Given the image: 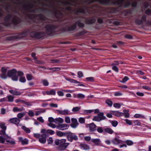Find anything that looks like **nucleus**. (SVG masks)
<instances>
[{
    "instance_id": "nucleus-7",
    "label": "nucleus",
    "mask_w": 151,
    "mask_h": 151,
    "mask_svg": "<svg viewBox=\"0 0 151 151\" xmlns=\"http://www.w3.org/2000/svg\"><path fill=\"white\" fill-rule=\"evenodd\" d=\"M94 113L95 114H98L97 116H95L93 117V120L94 121L100 122L107 119L106 117L104 116V113L102 112H100L99 109H95Z\"/></svg>"
},
{
    "instance_id": "nucleus-39",
    "label": "nucleus",
    "mask_w": 151,
    "mask_h": 151,
    "mask_svg": "<svg viewBox=\"0 0 151 151\" xmlns=\"http://www.w3.org/2000/svg\"><path fill=\"white\" fill-rule=\"evenodd\" d=\"M131 4L129 1H127L125 2V4L123 5V7L124 8H127L131 6Z\"/></svg>"
},
{
    "instance_id": "nucleus-24",
    "label": "nucleus",
    "mask_w": 151,
    "mask_h": 151,
    "mask_svg": "<svg viewBox=\"0 0 151 151\" xmlns=\"http://www.w3.org/2000/svg\"><path fill=\"white\" fill-rule=\"evenodd\" d=\"M111 142L113 144L115 145H118L120 144H122L124 142L121 140L118 139L116 137L113 139L111 141Z\"/></svg>"
},
{
    "instance_id": "nucleus-44",
    "label": "nucleus",
    "mask_w": 151,
    "mask_h": 151,
    "mask_svg": "<svg viewBox=\"0 0 151 151\" xmlns=\"http://www.w3.org/2000/svg\"><path fill=\"white\" fill-rule=\"evenodd\" d=\"M0 127L3 130H6V127L4 123H1L0 124Z\"/></svg>"
},
{
    "instance_id": "nucleus-14",
    "label": "nucleus",
    "mask_w": 151,
    "mask_h": 151,
    "mask_svg": "<svg viewBox=\"0 0 151 151\" xmlns=\"http://www.w3.org/2000/svg\"><path fill=\"white\" fill-rule=\"evenodd\" d=\"M9 138H7L6 136H0V143L4 144L5 142V140H6V142L9 143L10 144L12 145H14L15 144V141L13 140H7V139Z\"/></svg>"
},
{
    "instance_id": "nucleus-49",
    "label": "nucleus",
    "mask_w": 151,
    "mask_h": 151,
    "mask_svg": "<svg viewBox=\"0 0 151 151\" xmlns=\"http://www.w3.org/2000/svg\"><path fill=\"white\" fill-rule=\"evenodd\" d=\"M20 82L24 83L26 81V79L25 77H21L19 79Z\"/></svg>"
},
{
    "instance_id": "nucleus-41",
    "label": "nucleus",
    "mask_w": 151,
    "mask_h": 151,
    "mask_svg": "<svg viewBox=\"0 0 151 151\" xmlns=\"http://www.w3.org/2000/svg\"><path fill=\"white\" fill-rule=\"evenodd\" d=\"M26 76L27 79L29 81L32 80L33 78V77L30 74H27Z\"/></svg>"
},
{
    "instance_id": "nucleus-42",
    "label": "nucleus",
    "mask_w": 151,
    "mask_h": 151,
    "mask_svg": "<svg viewBox=\"0 0 151 151\" xmlns=\"http://www.w3.org/2000/svg\"><path fill=\"white\" fill-rule=\"evenodd\" d=\"M124 142L126 143L129 146L132 145L133 144V142L132 141L129 140H126Z\"/></svg>"
},
{
    "instance_id": "nucleus-35",
    "label": "nucleus",
    "mask_w": 151,
    "mask_h": 151,
    "mask_svg": "<svg viewBox=\"0 0 151 151\" xmlns=\"http://www.w3.org/2000/svg\"><path fill=\"white\" fill-rule=\"evenodd\" d=\"M7 101L9 102H12L14 101V97L11 95H8L7 96Z\"/></svg>"
},
{
    "instance_id": "nucleus-57",
    "label": "nucleus",
    "mask_w": 151,
    "mask_h": 151,
    "mask_svg": "<svg viewBox=\"0 0 151 151\" xmlns=\"http://www.w3.org/2000/svg\"><path fill=\"white\" fill-rule=\"evenodd\" d=\"M137 1H132V3L131 4V6L133 8H135L137 7Z\"/></svg>"
},
{
    "instance_id": "nucleus-55",
    "label": "nucleus",
    "mask_w": 151,
    "mask_h": 151,
    "mask_svg": "<svg viewBox=\"0 0 151 151\" xmlns=\"http://www.w3.org/2000/svg\"><path fill=\"white\" fill-rule=\"evenodd\" d=\"M97 22L99 24H103L104 22V20L103 18L101 17L99 18L97 20Z\"/></svg>"
},
{
    "instance_id": "nucleus-38",
    "label": "nucleus",
    "mask_w": 151,
    "mask_h": 151,
    "mask_svg": "<svg viewBox=\"0 0 151 151\" xmlns=\"http://www.w3.org/2000/svg\"><path fill=\"white\" fill-rule=\"evenodd\" d=\"M123 112L124 113V114L125 117L126 118H128L129 117V111L126 109H124L123 110Z\"/></svg>"
},
{
    "instance_id": "nucleus-13",
    "label": "nucleus",
    "mask_w": 151,
    "mask_h": 151,
    "mask_svg": "<svg viewBox=\"0 0 151 151\" xmlns=\"http://www.w3.org/2000/svg\"><path fill=\"white\" fill-rule=\"evenodd\" d=\"M98 1L101 4L105 6H115V4H117L116 1L111 0H98Z\"/></svg>"
},
{
    "instance_id": "nucleus-47",
    "label": "nucleus",
    "mask_w": 151,
    "mask_h": 151,
    "mask_svg": "<svg viewBox=\"0 0 151 151\" xmlns=\"http://www.w3.org/2000/svg\"><path fill=\"white\" fill-rule=\"evenodd\" d=\"M93 111V110H85L83 111L84 114H86L91 113Z\"/></svg>"
},
{
    "instance_id": "nucleus-43",
    "label": "nucleus",
    "mask_w": 151,
    "mask_h": 151,
    "mask_svg": "<svg viewBox=\"0 0 151 151\" xmlns=\"http://www.w3.org/2000/svg\"><path fill=\"white\" fill-rule=\"evenodd\" d=\"M81 109L80 107L76 106L73 107L72 109V111L73 112H76L78 111Z\"/></svg>"
},
{
    "instance_id": "nucleus-16",
    "label": "nucleus",
    "mask_w": 151,
    "mask_h": 151,
    "mask_svg": "<svg viewBox=\"0 0 151 151\" xmlns=\"http://www.w3.org/2000/svg\"><path fill=\"white\" fill-rule=\"evenodd\" d=\"M74 10L75 11V14L76 15H78L79 13L85 14L86 12H88V10L86 6H84L83 8H81L79 9H75Z\"/></svg>"
},
{
    "instance_id": "nucleus-20",
    "label": "nucleus",
    "mask_w": 151,
    "mask_h": 151,
    "mask_svg": "<svg viewBox=\"0 0 151 151\" xmlns=\"http://www.w3.org/2000/svg\"><path fill=\"white\" fill-rule=\"evenodd\" d=\"M96 21V19L93 17L88 18L85 21L86 24H92L95 23Z\"/></svg>"
},
{
    "instance_id": "nucleus-22",
    "label": "nucleus",
    "mask_w": 151,
    "mask_h": 151,
    "mask_svg": "<svg viewBox=\"0 0 151 151\" xmlns=\"http://www.w3.org/2000/svg\"><path fill=\"white\" fill-rule=\"evenodd\" d=\"M72 123L70 126L73 128H76L78 125L77 119L74 118L71 119Z\"/></svg>"
},
{
    "instance_id": "nucleus-17",
    "label": "nucleus",
    "mask_w": 151,
    "mask_h": 151,
    "mask_svg": "<svg viewBox=\"0 0 151 151\" xmlns=\"http://www.w3.org/2000/svg\"><path fill=\"white\" fill-rule=\"evenodd\" d=\"M146 17L145 15H143L140 19L139 18L135 19V23L137 25H142L144 22H146Z\"/></svg>"
},
{
    "instance_id": "nucleus-32",
    "label": "nucleus",
    "mask_w": 151,
    "mask_h": 151,
    "mask_svg": "<svg viewBox=\"0 0 151 151\" xmlns=\"http://www.w3.org/2000/svg\"><path fill=\"white\" fill-rule=\"evenodd\" d=\"M9 91L10 93L14 95L19 96L21 94V92L15 90H9Z\"/></svg>"
},
{
    "instance_id": "nucleus-29",
    "label": "nucleus",
    "mask_w": 151,
    "mask_h": 151,
    "mask_svg": "<svg viewBox=\"0 0 151 151\" xmlns=\"http://www.w3.org/2000/svg\"><path fill=\"white\" fill-rule=\"evenodd\" d=\"M56 111L58 113L60 114L65 115L70 114L69 113V110L67 109H65L64 110H57Z\"/></svg>"
},
{
    "instance_id": "nucleus-63",
    "label": "nucleus",
    "mask_w": 151,
    "mask_h": 151,
    "mask_svg": "<svg viewBox=\"0 0 151 151\" xmlns=\"http://www.w3.org/2000/svg\"><path fill=\"white\" fill-rule=\"evenodd\" d=\"M46 132L47 133H49L51 135L55 133L54 131L52 130L49 129H47L46 131Z\"/></svg>"
},
{
    "instance_id": "nucleus-58",
    "label": "nucleus",
    "mask_w": 151,
    "mask_h": 151,
    "mask_svg": "<svg viewBox=\"0 0 151 151\" xmlns=\"http://www.w3.org/2000/svg\"><path fill=\"white\" fill-rule=\"evenodd\" d=\"M85 97V95L81 93H79L77 95V97L80 99H83Z\"/></svg>"
},
{
    "instance_id": "nucleus-36",
    "label": "nucleus",
    "mask_w": 151,
    "mask_h": 151,
    "mask_svg": "<svg viewBox=\"0 0 151 151\" xmlns=\"http://www.w3.org/2000/svg\"><path fill=\"white\" fill-rule=\"evenodd\" d=\"M109 122L111 123L112 126L114 127H116L118 124V122L116 120H109Z\"/></svg>"
},
{
    "instance_id": "nucleus-27",
    "label": "nucleus",
    "mask_w": 151,
    "mask_h": 151,
    "mask_svg": "<svg viewBox=\"0 0 151 151\" xmlns=\"http://www.w3.org/2000/svg\"><path fill=\"white\" fill-rule=\"evenodd\" d=\"M18 140L19 142H21L23 145H27L28 144V140L26 138L23 139V137H19L18 138Z\"/></svg>"
},
{
    "instance_id": "nucleus-12",
    "label": "nucleus",
    "mask_w": 151,
    "mask_h": 151,
    "mask_svg": "<svg viewBox=\"0 0 151 151\" xmlns=\"http://www.w3.org/2000/svg\"><path fill=\"white\" fill-rule=\"evenodd\" d=\"M34 7V5L32 4H27L26 5L24 4L23 5V9L28 12L31 13H35V10H32Z\"/></svg>"
},
{
    "instance_id": "nucleus-30",
    "label": "nucleus",
    "mask_w": 151,
    "mask_h": 151,
    "mask_svg": "<svg viewBox=\"0 0 151 151\" xmlns=\"http://www.w3.org/2000/svg\"><path fill=\"white\" fill-rule=\"evenodd\" d=\"M67 132H64L60 131H57L56 132V135L59 137H66Z\"/></svg>"
},
{
    "instance_id": "nucleus-60",
    "label": "nucleus",
    "mask_w": 151,
    "mask_h": 151,
    "mask_svg": "<svg viewBox=\"0 0 151 151\" xmlns=\"http://www.w3.org/2000/svg\"><path fill=\"white\" fill-rule=\"evenodd\" d=\"M134 125L137 126H139L141 124L140 121L138 120H134Z\"/></svg>"
},
{
    "instance_id": "nucleus-45",
    "label": "nucleus",
    "mask_w": 151,
    "mask_h": 151,
    "mask_svg": "<svg viewBox=\"0 0 151 151\" xmlns=\"http://www.w3.org/2000/svg\"><path fill=\"white\" fill-rule=\"evenodd\" d=\"M50 61L51 63H58L60 62V60L59 59H51Z\"/></svg>"
},
{
    "instance_id": "nucleus-1",
    "label": "nucleus",
    "mask_w": 151,
    "mask_h": 151,
    "mask_svg": "<svg viewBox=\"0 0 151 151\" xmlns=\"http://www.w3.org/2000/svg\"><path fill=\"white\" fill-rule=\"evenodd\" d=\"M58 27L56 24H47L45 26L46 33L44 32L32 31L30 33L31 37L37 39H42L46 36V33L49 36H51L56 32V29Z\"/></svg>"
},
{
    "instance_id": "nucleus-18",
    "label": "nucleus",
    "mask_w": 151,
    "mask_h": 151,
    "mask_svg": "<svg viewBox=\"0 0 151 151\" xmlns=\"http://www.w3.org/2000/svg\"><path fill=\"white\" fill-rule=\"evenodd\" d=\"M69 127L68 124H60L56 127L57 129L62 130H64L68 129Z\"/></svg>"
},
{
    "instance_id": "nucleus-48",
    "label": "nucleus",
    "mask_w": 151,
    "mask_h": 151,
    "mask_svg": "<svg viewBox=\"0 0 151 151\" xmlns=\"http://www.w3.org/2000/svg\"><path fill=\"white\" fill-rule=\"evenodd\" d=\"M124 43V42L122 41H118L116 42V44L119 46H122Z\"/></svg>"
},
{
    "instance_id": "nucleus-40",
    "label": "nucleus",
    "mask_w": 151,
    "mask_h": 151,
    "mask_svg": "<svg viewBox=\"0 0 151 151\" xmlns=\"http://www.w3.org/2000/svg\"><path fill=\"white\" fill-rule=\"evenodd\" d=\"M5 131L2 130L0 131V134L1 135H4L3 136L6 137L7 138H10V137L7 134H6Z\"/></svg>"
},
{
    "instance_id": "nucleus-23",
    "label": "nucleus",
    "mask_w": 151,
    "mask_h": 151,
    "mask_svg": "<svg viewBox=\"0 0 151 151\" xmlns=\"http://www.w3.org/2000/svg\"><path fill=\"white\" fill-rule=\"evenodd\" d=\"M9 121L11 123L18 125L19 123L20 120L17 117L12 118L9 119Z\"/></svg>"
},
{
    "instance_id": "nucleus-4",
    "label": "nucleus",
    "mask_w": 151,
    "mask_h": 151,
    "mask_svg": "<svg viewBox=\"0 0 151 151\" xmlns=\"http://www.w3.org/2000/svg\"><path fill=\"white\" fill-rule=\"evenodd\" d=\"M77 25L79 27L83 28L85 25L83 23L81 22L80 20H79L76 22L75 23L71 25L70 26H66L63 29V30L65 31H72L76 29L77 28Z\"/></svg>"
},
{
    "instance_id": "nucleus-50",
    "label": "nucleus",
    "mask_w": 151,
    "mask_h": 151,
    "mask_svg": "<svg viewBox=\"0 0 151 151\" xmlns=\"http://www.w3.org/2000/svg\"><path fill=\"white\" fill-rule=\"evenodd\" d=\"M86 79L88 81L93 82L94 81V78L92 77H87Z\"/></svg>"
},
{
    "instance_id": "nucleus-61",
    "label": "nucleus",
    "mask_w": 151,
    "mask_h": 151,
    "mask_svg": "<svg viewBox=\"0 0 151 151\" xmlns=\"http://www.w3.org/2000/svg\"><path fill=\"white\" fill-rule=\"evenodd\" d=\"M85 119L83 117H80L79 119V122L81 124L84 123L85 122Z\"/></svg>"
},
{
    "instance_id": "nucleus-54",
    "label": "nucleus",
    "mask_w": 151,
    "mask_h": 151,
    "mask_svg": "<svg viewBox=\"0 0 151 151\" xmlns=\"http://www.w3.org/2000/svg\"><path fill=\"white\" fill-rule=\"evenodd\" d=\"M25 114L24 113H19L17 115V117L18 118L21 119L25 115Z\"/></svg>"
},
{
    "instance_id": "nucleus-10",
    "label": "nucleus",
    "mask_w": 151,
    "mask_h": 151,
    "mask_svg": "<svg viewBox=\"0 0 151 151\" xmlns=\"http://www.w3.org/2000/svg\"><path fill=\"white\" fill-rule=\"evenodd\" d=\"M47 136V135L46 134H42L37 133L34 134V137L36 138H39V142L43 144L45 143Z\"/></svg>"
},
{
    "instance_id": "nucleus-26",
    "label": "nucleus",
    "mask_w": 151,
    "mask_h": 151,
    "mask_svg": "<svg viewBox=\"0 0 151 151\" xmlns=\"http://www.w3.org/2000/svg\"><path fill=\"white\" fill-rule=\"evenodd\" d=\"M80 148L85 150H89L90 149V147L89 145L85 143H81L79 145Z\"/></svg>"
},
{
    "instance_id": "nucleus-56",
    "label": "nucleus",
    "mask_w": 151,
    "mask_h": 151,
    "mask_svg": "<svg viewBox=\"0 0 151 151\" xmlns=\"http://www.w3.org/2000/svg\"><path fill=\"white\" fill-rule=\"evenodd\" d=\"M129 79V78L127 76H125L124 78L122 79L121 82L122 83H125L127 81H128Z\"/></svg>"
},
{
    "instance_id": "nucleus-34",
    "label": "nucleus",
    "mask_w": 151,
    "mask_h": 151,
    "mask_svg": "<svg viewBox=\"0 0 151 151\" xmlns=\"http://www.w3.org/2000/svg\"><path fill=\"white\" fill-rule=\"evenodd\" d=\"M46 93L47 95H55L56 93L55 91L54 90H51L50 91H47Z\"/></svg>"
},
{
    "instance_id": "nucleus-51",
    "label": "nucleus",
    "mask_w": 151,
    "mask_h": 151,
    "mask_svg": "<svg viewBox=\"0 0 151 151\" xmlns=\"http://www.w3.org/2000/svg\"><path fill=\"white\" fill-rule=\"evenodd\" d=\"M22 129H23L27 133H29L30 132V130L29 128H27L25 126L22 127Z\"/></svg>"
},
{
    "instance_id": "nucleus-15",
    "label": "nucleus",
    "mask_w": 151,
    "mask_h": 151,
    "mask_svg": "<svg viewBox=\"0 0 151 151\" xmlns=\"http://www.w3.org/2000/svg\"><path fill=\"white\" fill-rule=\"evenodd\" d=\"M1 74L0 75V77L2 79H6L8 77L7 69L5 67H3L1 69Z\"/></svg>"
},
{
    "instance_id": "nucleus-28",
    "label": "nucleus",
    "mask_w": 151,
    "mask_h": 151,
    "mask_svg": "<svg viewBox=\"0 0 151 151\" xmlns=\"http://www.w3.org/2000/svg\"><path fill=\"white\" fill-rule=\"evenodd\" d=\"M111 114L116 116H121L124 115V113L122 112H119L118 111H111Z\"/></svg>"
},
{
    "instance_id": "nucleus-37",
    "label": "nucleus",
    "mask_w": 151,
    "mask_h": 151,
    "mask_svg": "<svg viewBox=\"0 0 151 151\" xmlns=\"http://www.w3.org/2000/svg\"><path fill=\"white\" fill-rule=\"evenodd\" d=\"M47 69L49 70H52L54 72H55L56 71H59L61 69V68L60 67H55L52 68H47Z\"/></svg>"
},
{
    "instance_id": "nucleus-6",
    "label": "nucleus",
    "mask_w": 151,
    "mask_h": 151,
    "mask_svg": "<svg viewBox=\"0 0 151 151\" xmlns=\"http://www.w3.org/2000/svg\"><path fill=\"white\" fill-rule=\"evenodd\" d=\"M27 35V31H23L20 33L18 35L6 37V40L7 41H13L17 39H20L22 37L26 36Z\"/></svg>"
},
{
    "instance_id": "nucleus-64",
    "label": "nucleus",
    "mask_w": 151,
    "mask_h": 151,
    "mask_svg": "<svg viewBox=\"0 0 151 151\" xmlns=\"http://www.w3.org/2000/svg\"><path fill=\"white\" fill-rule=\"evenodd\" d=\"M17 73L18 76H20V77H22L24 75L23 72L22 71H17Z\"/></svg>"
},
{
    "instance_id": "nucleus-21",
    "label": "nucleus",
    "mask_w": 151,
    "mask_h": 151,
    "mask_svg": "<svg viewBox=\"0 0 151 151\" xmlns=\"http://www.w3.org/2000/svg\"><path fill=\"white\" fill-rule=\"evenodd\" d=\"M87 125L89 127V130L90 132H94L96 130L97 126L93 123L88 124Z\"/></svg>"
},
{
    "instance_id": "nucleus-8",
    "label": "nucleus",
    "mask_w": 151,
    "mask_h": 151,
    "mask_svg": "<svg viewBox=\"0 0 151 151\" xmlns=\"http://www.w3.org/2000/svg\"><path fill=\"white\" fill-rule=\"evenodd\" d=\"M25 19H27V17L30 20H32L35 17H38L39 20L45 21L47 19V18L43 14H40L33 15L31 14H26Z\"/></svg>"
},
{
    "instance_id": "nucleus-25",
    "label": "nucleus",
    "mask_w": 151,
    "mask_h": 151,
    "mask_svg": "<svg viewBox=\"0 0 151 151\" xmlns=\"http://www.w3.org/2000/svg\"><path fill=\"white\" fill-rule=\"evenodd\" d=\"M124 0H117V1H116V3H117V4H115V6H118V8L121 9L124 5Z\"/></svg>"
},
{
    "instance_id": "nucleus-9",
    "label": "nucleus",
    "mask_w": 151,
    "mask_h": 151,
    "mask_svg": "<svg viewBox=\"0 0 151 151\" xmlns=\"http://www.w3.org/2000/svg\"><path fill=\"white\" fill-rule=\"evenodd\" d=\"M17 71L15 69H13L8 71V77L11 78L14 81L18 80V77L17 75Z\"/></svg>"
},
{
    "instance_id": "nucleus-46",
    "label": "nucleus",
    "mask_w": 151,
    "mask_h": 151,
    "mask_svg": "<svg viewBox=\"0 0 151 151\" xmlns=\"http://www.w3.org/2000/svg\"><path fill=\"white\" fill-rule=\"evenodd\" d=\"M42 83L43 85L45 86H48L49 85V83L47 81L46 79L42 80Z\"/></svg>"
},
{
    "instance_id": "nucleus-62",
    "label": "nucleus",
    "mask_w": 151,
    "mask_h": 151,
    "mask_svg": "<svg viewBox=\"0 0 151 151\" xmlns=\"http://www.w3.org/2000/svg\"><path fill=\"white\" fill-rule=\"evenodd\" d=\"M97 132L99 133H102L104 132V130L101 127H98L97 129Z\"/></svg>"
},
{
    "instance_id": "nucleus-31",
    "label": "nucleus",
    "mask_w": 151,
    "mask_h": 151,
    "mask_svg": "<svg viewBox=\"0 0 151 151\" xmlns=\"http://www.w3.org/2000/svg\"><path fill=\"white\" fill-rule=\"evenodd\" d=\"M91 142H93L97 146L100 145L101 141L99 139H91Z\"/></svg>"
},
{
    "instance_id": "nucleus-2",
    "label": "nucleus",
    "mask_w": 151,
    "mask_h": 151,
    "mask_svg": "<svg viewBox=\"0 0 151 151\" xmlns=\"http://www.w3.org/2000/svg\"><path fill=\"white\" fill-rule=\"evenodd\" d=\"M12 17V15L9 14L4 17L3 22L0 24V31H2L3 30V27L1 25L7 27H11L12 28L14 29L22 22L21 19L19 18H16L15 17L13 18L11 22H10V19Z\"/></svg>"
},
{
    "instance_id": "nucleus-59",
    "label": "nucleus",
    "mask_w": 151,
    "mask_h": 151,
    "mask_svg": "<svg viewBox=\"0 0 151 151\" xmlns=\"http://www.w3.org/2000/svg\"><path fill=\"white\" fill-rule=\"evenodd\" d=\"M122 95V93L120 91H116L115 92L114 95L115 96H121Z\"/></svg>"
},
{
    "instance_id": "nucleus-3",
    "label": "nucleus",
    "mask_w": 151,
    "mask_h": 151,
    "mask_svg": "<svg viewBox=\"0 0 151 151\" xmlns=\"http://www.w3.org/2000/svg\"><path fill=\"white\" fill-rule=\"evenodd\" d=\"M54 10H51L44 8H36L35 10H40L46 13V11L48 12L50 14H52V17H55L58 19L59 20H62L64 17V14L61 12L58 11L57 9H55Z\"/></svg>"
},
{
    "instance_id": "nucleus-5",
    "label": "nucleus",
    "mask_w": 151,
    "mask_h": 151,
    "mask_svg": "<svg viewBox=\"0 0 151 151\" xmlns=\"http://www.w3.org/2000/svg\"><path fill=\"white\" fill-rule=\"evenodd\" d=\"M66 139H57L55 140V144L58 146V149L60 151L64 150L67 148L69 143L66 142Z\"/></svg>"
},
{
    "instance_id": "nucleus-53",
    "label": "nucleus",
    "mask_w": 151,
    "mask_h": 151,
    "mask_svg": "<svg viewBox=\"0 0 151 151\" xmlns=\"http://www.w3.org/2000/svg\"><path fill=\"white\" fill-rule=\"evenodd\" d=\"M28 113V115L31 117L35 115L34 112L32 110H29Z\"/></svg>"
},
{
    "instance_id": "nucleus-33",
    "label": "nucleus",
    "mask_w": 151,
    "mask_h": 151,
    "mask_svg": "<svg viewBox=\"0 0 151 151\" xmlns=\"http://www.w3.org/2000/svg\"><path fill=\"white\" fill-rule=\"evenodd\" d=\"M104 130L105 132L110 134H112L114 132V131L110 128H105L104 129Z\"/></svg>"
},
{
    "instance_id": "nucleus-19",
    "label": "nucleus",
    "mask_w": 151,
    "mask_h": 151,
    "mask_svg": "<svg viewBox=\"0 0 151 151\" xmlns=\"http://www.w3.org/2000/svg\"><path fill=\"white\" fill-rule=\"evenodd\" d=\"M65 79L66 80L68 81H70V82L72 83H74L75 84H77V83L79 84L78 85H77V86H83V87L85 86L84 85L81 83V82H79L78 81L76 80H74L73 79H70V78H66Z\"/></svg>"
},
{
    "instance_id": "nucleus-52",
    "label": "nucleus",
    "mask_w": 151,
    "mask_h": 151,
    "mask_svg": "<svg viewBox=\"0 0 151 151\" xmlns=\"http://www.w3.org/2000/svg\"><path fill=\"white\" fill-rule=\"evenodd\" d=\"M106 103L108 106L110 107L113 104L112 102L109 99L106 100Z\"/></svg>"
},
{
    "instance_id": "nucleus-11",
    "label": "nucleus",
    "mask_w": 151,
    "mask_h": 151,
    "mask_svg": "<svg viewBox=\"0 0 151 151\" xmlns=\"http://www.w3.org/2000/svg\"><path fill=\"white\" fill-rule=\"evenodd\" d=\"M66 137L68 140L71 142H72L73 140L77 141L78 139V137L76 135V133L70 132H67Z\"/></svg>"
}]
</instances>
